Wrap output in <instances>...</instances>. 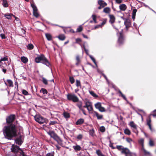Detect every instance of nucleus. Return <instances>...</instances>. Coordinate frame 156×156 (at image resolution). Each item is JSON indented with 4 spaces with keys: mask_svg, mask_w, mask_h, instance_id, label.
<instances>
[{
    "mask_svg": "<svg viewBox=\"0 0 156 156\" xmlns=\"http://www.w3.org/2000/svg\"><path fill=\"white\" fill-rule=\"evenodd\" d=\"M17 128L16 126L13 123L4 126L3 132L5 138L11 140L16 135Z\"/></svg>",
    "mask_w": 156,
    "mask_h": 156,
    "instance_id": "nucleus-1",
    "label": "nucleus"
},
{
    "mask_svg": "<svg viewBox=\"0 0 156 156\" xmlns=\"http://www.w3.org/2000/svg\"><path fill=\"white\" fill-rule=\"evenodd\" d=\"M11 151L15 154V156H27L24 154L23 151L16 145H12Z\"/></svg>",
    "mask_w": 156,
    "mask_h": 156,
    "instance_id": "nucleus-2",
    "label": "nucleus"
},
{
    "mask_svg": "<svg viewBox=\"0 0 156 156\" xmlns=\"http://www.w3.org/2000/svg\"><path fill=\"white\" fill-rule=\"evenodd\" d=\"M35 62L37 63L41 62L48 66H49L50 63L47 59L43 55H41L35 58Z\"/></svg>",
    "mask_w": 156,
    "mask_h": 156,
    "instance_id": "nucleus-3",
    "label": "nucleus"
},
{
    "mask_svg": "<svg viewBox=\"0 0 156 156\" xmlns=\"http://www.w3.org/2000/svg\"><path fill=\"white\" fill-rule=\"evenodd\" d=\"M34 118L35 120L40 124L47 123L48 122L47 119L39 115H36L34 116Z\"/></svg>",
    "mask_w": 156,
    "mask_h": 156,
    "instance_id": "nucleus-4",
    "label": "nucleus"
},
{
    "mask_svg": "<svg viewBox=\"0 0 156 156\" xmlns=\"http://www.w3.org/2000/svg\"><path fill=\"white\" fill-rule=\"evenodd\" d=\"M67 96L68 100L74 102H77L79 101L78 98L74 94H68Z\"/></svg>",
    "mask_w": 156,
    "mask_h": 156,
    "instance_id": "nucleus-5",
    "label": "nucleus"
},
{
    "mask_svg": "<svg viewBox=\"0 0 156 156\" xmlns=\"http://www.w3.org/2000/svg\"><path fill=\"white\" fill-rule=\"evenodd\" d=\"M48 133L50 136L51 137L53 138L55 140L58 141L59 140V137L53 131H49L48 132Z\"/></svg>",
    "mask_w": 156,
    "mask_h": 156,
    "instance_id": "nucleus-6",
    "label": "nucleus"
},
{
    "mask_svg": "<svg viewBox=\"0 0 156 156\" xmlns=\"http://www.w3.org/2000/svg\"><path fill=\"white\" fill-rule=\"evenodd\" d=\"M31 5L33 10V15L36 17H37L39 16V14L37 12V9L36 6L34 3H31Z\"/></svg>",
    "mask_w": 156,
    "mask_h": 156,
    "instance_id": "nucleus-7",
    "label": "nucleus"
},
{
    "mask_svg": "<svg viewBox=\"0 0 156 156\" xmlns=\"http://www.w3.org/2000/svg\"><path fill=\"white\" fill-rule=\"evenodd\" d=\"M117 34L119 36L118 43L119 44H121L123 43L124 40L122 33L120 32L119 33H117Z\"/></svg>",
    "mask_w": 156,
    "mask_h": 156,
    "instance_id": "nucleus-8",
    "label": "nucleus"
},
{
    "mask_svg": "<svg viewBox=\"0 0 156 156\" xmlns=\"http://www.w3.org/2000/svg\"><path fill=\"white\" fill-rule=\"evenodd\" d=\"M122 153L125 154L126 156H132V153L127 148H124Z\"/></svg>",
    "mask_w": 156,
    "mask_h": 156,
    "instance_id": "nucleus-9",
    "label": "nucleus"
},
{
    "mask_svg": "<svg viewBox=\"0 0 156 156\" xmlns=\"http://www.w3.org/2000/svg\"><path fill=\"white\" fill-rule=\"evenodd\" d=\"M15 118V115H11L6 118V122L7 123H10L12 122L14 120Z\"/></svg>",
    "mask_w": 156,
    "mask_h": 156,
    "instance_id": "nucleus-10",
    "label": "nucleus"
},
{
    "mask_svg": "<svg viewBox=\"0 0 156 156\" xmlns=\"http://www.w3.org/2000/svg\"><path fill=\"white\" fill-rule=\"evenodd\" d=\"M144 139L142 138L138 140L139 143L141 145L142 147V149L143 150L144 153L145 155L149 154L150 153L149 152L147 151L144 148Z\"/></svg>",
    "mask_w": 156,
    "mask_h": 156,
    "instance_id": "nucleus-11",
    "label": "nucleus"
},
{
    "mask_svg": "<svg viewBox=\"0 0 156 156\" xmlns=\"http://www.w3.org/2000/svg\"><path fill=\"white\" fill-rule=\"evenodd\" d=\"M129 126L133 128V132L135 133L136 134H137V131L136 130L137 126L136 125L134 124L133 121L130 122L129 124Z\"/></svg>",
    "mask_w": 156,
    "mask_h": 156,
    "instance_id": "nucleus-12",
    "label": "nucleus"
},
{
    "mask_svg": "<svg viewBox=\"0 0 156 156\" xmlns=\"http://www.w3.org/2000/svg\"><path fill=\"white\" fill-rule=\"evenodd\" d=\"M151 119L150 117H149L147 119V124L148 126L149 129L151 132H153L154 131V129H153L151 127Z\"/></svg>",
    "mask_w": 156,
    "mask_h": 156,
    "instance_id": "nucleus-13",
    "label": "nucleus"
},
{
    "mask_svg": "<svg viewBox=\"0 0 156 156\" xmlns=\"http://www.w3.org/2000/svg\"><path fill=\"white\" fill-rule=\"evenodd\" d=\"M124 20V24L126 26V28L127 30H128V28L130 27L131 25V23L129 20L126 18H123Z\"/></svg>",
    "mask_w": 156,
    "mask_h": 156,
    "instance_id": "nucleus-14",
    "label": "nucleus"
},
{
    "mask_svg": "<svg viewBox=\"0 0 156 156\" xmlns=\"http://www.w3.org/2000/svg\"><path fill=\"white\" fill-rule=\"evenodd\" d=\"M136 112L141 116H144L146 115L145 112L141 109H138L137 110H136Z\"/></svg>",
    "mask_w": 156,
    "mask_h": 156,
    "instance_id": "nucleus-15",
    "label": "nucleus"
},
{
    "mask_svg": "<svg viewBox=\"0 0 156 156\" xmlns=\"http://www.w3.org/2000/svg\"><path fill=\"white\" fill-rule=\"evenodd\" d=\"M98 4L101 6L102 7H104L105 6L107 5V3L105 2L104 1L101 0H99L98 1Z\"/></svg>",
    "mask_w": 156,
    "mask_h": 156,
    "instance_id": "nucleus-16",
    "label": "nucleus"
},
{
    "mask_svg": "<svg viewBox=\"0 0 156 156\" xmlns=\"http://www.w3.org/2000/svg\"><path fill=\"white\" fill-rule=\"evenodd\" d=\"M109 16L110 18V22L111 23H113L115 21V16L112 15H109Z\"/></svg>",
    "mask_w": 156,
    "mask_h": 156,
    "instance_id": "nucleus-17",
    "label": "nucleus"
},
{
    "mask_svg": "<svg viewBox=\"0 0 156 156\" xmlns=\"http://www.w3.org/2000/svg\"><path fill=\"white\" fill-rule=\"evenodd\" d=\"M15 142L16 144L20 145H21L22 143V141L20 138H16L15 140Z\"/></svg>",
    "mask_w": 156,
    "mask_h": 156,
    "instance_id": "nucleus-18",
    "label": "nucleus"
},
{
    "mask_svg": "<svg viewBox=\"0 0 156 156\" xmlns=\"http://www.w3.org/2000/svg\"><path fill=\"white\" fill-rule=\"evenodd\" d=\"M84 122V120L83 119H79L76 122V125H79L82 124Z\"/></svg>",
    "mask_w": 156,
    "mask_h": 156,
    "instance_id": "nucleus-19",
    "label": "nucleus"
},
{
    "mask_svg": "<svg viewBox=\"0 0 156 156\" xmlns=\"http://www.w3.org/2000/svg\"><path fill=\"white\" fill-rule=\"evenodd\" d=\"M12 16H14V15L12 14L9 13L5 14L4 15V16L9 20L11 19Z\"/></svg>",
    "mask_w": 156,
    "mask_h": 156,
    "instance_id": "nucleus-20",
    "label": "nucleus"
},
{
    "mask_svg": "<svg viewBox=\"0 0 156 156\" xmlns=\"http://www.w3.org/2000/svg\"><path fill=\"white\" fill-rule=\"evenodd\" d=\"M119 8L121 10L125 11L126 9V6L124 4H122L119 5Z\"/></svg>",
    "mask_w": 156,
    "mask_h": 156,
    "instance_id": "nucleus-21",
    "label": "nucleus"
},
{
    "mask_svg": "<svg viewBox=\"0 0 156 156\" xmlns=\"http://www.w3.org/2000/svg\"><path fill=\"white\" fill-rule=\"evenodd\" d=\"M45 36L47 39L49 41H51L52 39V37L51 34H45Z\"/></svg>",
    "mask_w": 156,
    "mask_h": 156,
    "instance_id": "nucleus-22",
    "label": "nucleus"
},
{
    "mask_svg": "<svg viewBox=\"0 0 156 156\" xmlns=\"http://www.w3.org/2000/svg\"><path fill=\"white\" fill-rule=\"evenodd\" d=\"M2 4L5 7H7L9 5L8 3L7 0H2Z\"/></svg>",
    "mask_w": 156,
    "mask_h": 156,
    "instance_id": "nucleus-23",
    "label": "nucleus"
},
{
    "mask_svg": "<svg viewBox=\"0 0 156 156\" xmlns=\"http://www.w3.org/2000/svg\"><path fill=\"white\" fill-rule=\"evenodd\" d=\"M101 112H110L111 111V110L109 109V108H108V110H106L105 109V108H97Z\"/></svg>",
    "mask_w": 156,
    "mask_h": 156,
    "instance_id": "nucleus-24",
    "label": "nucleus"
},
{
    "mask_svg": "<svg viewBox=\"0 0 156 156\" xmlns=\"http://www.w3.org/2000/svg\"><path fill=\"white\" fill-rule=\"evenodd\" d=\"M85 105L86 107H92L91 102L89 101H86Z\"/></svg>",
    "mask_w": 156,
    "mask_h": 156,
    "instance_id": "nucleus-25",
    "label": "nucleus"
},
{
    "mask_svg": "<svg viewBox=\"0 0 156 156\" xmlns=\"http://www.w3.org/2000/svg\"><path fill=\"white\" fill-rule=\"evenodd\" d=\"M21 61L23 63H26L27 62L28 60L27 58L23 56L21 58Z\"/></svg>",
    "mask_w": 156,
    "mask_h": 156,
    "instance_id": "nucleus-26",
    "label": "nucleus"
},
{
    "mask_svg": "<svg viewBox=\"0 0 156 156\" xmlns=\"http://www.w3.org/2000/svg\"><path fill=\"white\" fill-rule=\"evenodd\" d=\"M73 148L76 151H80V150L81 147L78 145H76V146H73Z\"/></svg>",
    "mask_w": 156,
    "mask_h": 156,
    "instance_id": "nucleus-27",
    "label": "nucleus"
},
{
    "mask_svg": "<svg viewBox=\"0 0 156 156\" xmlns=\"http://www.w3.org/2000/svg\"><path fill=\"white\" fill-rule=\"evenodd\" d=\"M94 115L96 116L98 119H102V115H99L97 112H94Z\"/></svg>",
    "mask_w": 156,
    "mask_h": 156,
    "instance_id": "nucleus-28",
    "label": "nucleus"
},
{
    "mask_svg": "<svg viewBox=\"0 0 156 156\" xmlns=\"http://www.w3.org/2000/svg\"><path fill=\"white\" fill-rule=\"evenodd\" d=\"M124 133L127 135H130L131 134L130 130L128 128L125 129L124 130Z\"/></svg>",
    "mask_w": 156,
    "mask_h": 156,
    "instance_id": "nucleus-29",
    "label": "nucleus"
},
{
    "mask_svg": "<svg viewBox=\"0 0 156 156\" xmlns=\"http://www.w3.org/2000/svg\"><path fill=\"white\" fill-rule=\"evenodd\" d=\"M116 148L119 151H121V153H122V151H123L125 147H123L121 145H117L116 146Z\"/></svg>",
    "mask_w": 156,
    "mask_h": 156,
    "instance_id": "nucleus-30",
    "label": "nucleus"
},
{
    "mask_svg": "<svg viewBox=\"0 0 156 156\" xmlns=\"http://www.w3.org/2000/svg\"><path fill=\"white\" fill-rule=\"evenodd\" d=\"M60 40L63 41L65 40V36L63 34L59 35L57 37Z\"/></svg>",
    "mask_w": 156,
    "mask_h": 156,
    "instance_id": "nucleus-31",
    "label": "nucleus"
},
{
    "mask_svg": "<svg viewBox=\"0 0 156 156\" xmlns=\"http://www.w3.org/2000/svg\"><path fill=\"white\" fill-rule=\"evenodd\" d=\"M8 60V58H7V56H5L3 58H1L0 59V66H1L2 65V61H7Z\"/></svg>",
    "mask_w": 156,
    "mask_h": 156,
    "instance_id": "nucleus-32",
    "label": "nucleus"
},
{
    "mask_svg": "<svg viewBox=\"0 0 156 156\" xmlns=\"http://www.w3.org/2000/svg\"><path fill=\"white\" fill-rule=\"evenodd\" d=\"M110 9L108 7H106L104 9H103V12L106 13H108L110 12Z\"/></svg>",
    "mask_w": 156,
    "mask_h": 156,
    "instance_id": "nucleus-33",
    "label": "nucleus"
},
{
    "mask_svg": "<svg viewBox=\"0 0 156 156\" xmlns=\"http://www.w3.org/2000/svg\"><path fill=\"white\" fill-rule=\"evenodd\" d=\"M118 92L120 94V95H119V96H121L126 101H127V99L124 95L122 93V92L120 90H119Z\"/></svg>",
    "mask_w": 156,
    "mask_h": 156,
    "instance_id": "nucleus-34",
    "label": "nucleus"
},
{
    "mask_svg": "<svg viewBox=\"0 0 156 156\" xmlns=\"http://www.w3.org/2000/svg\"><path fill=\"white\" fill-rule=\"evenodd\" d=\"M118 92L120 94V95H119V96H121L126 101H127V99L124 95L122 93V92L120 90H119Z\"/></svg>",
    "mask_w": 156,
    "mask_h": 156,
    "instance_id": "nucleus-35",
    "label": "nucleus"
},
{
    "mask_svg": "<svg viewBox=\"0 0 156 156\" xmlns=\"http://www.w3.org/2000/svg\"><path fill=\"white\" fill-rule=\"evenodd\" d=\"M89 92L90 94L93 97L96 98L98 97V95L96 94L93 91H89Z\"/></svg>",
    "mask_w": 156,
    "mask_h": 156,
    "instance_id": "nucleus-36",
    "label": "nucleus"
},
{
    "mask_svg": "<svg viewBox=\"0 0 156 156\" xmlns=\"http://www.w3.org/2000/svg\"><path fill=\"white\" fill-rule=\"evenodd\" d=\"M63 114L64 117L66 119L69 118L70 117L69 114L68 112H64Z\"/></svg>",
    "mask_w": 156,
    "mask_h": 156,
    "instance_id": "nucleus-37",
    "label": "nucleus"
},
{
    "mask_svg": "<svg viewBox=\"0 0 156 156\" xmlns=\"http://www.w3.org/2000/svg\"><path fill=\"white\" fill-rule=\"evenodd\" d=\"M76 59L77 61V62L76 63V64L77 66H78L79 64L80 61V57L79 56H76Z\"/></svg>",
    "mask_w": 156,
    "mask_h": 156,
    "instance_id": "nucleus-38",
    "label": "nucleus"
},
{
    "mask_svg": "<svg viewBox=\"0 0 156 156\" xmlns=\"http://www.w3.org/2000/svg\"><path fill=\"white\" fill-rule=\"evenodd\" d=\"M27 47L28 49H32L34 48V46L32 44H29L27 46Z\"/></svg>",
    "mask_w": 156,
    "mask_h": 156,
    "instance_id": "nucleus-39",
    "label": "nucleus"
},
{
    "mask_svg": "<svg viewBox=\"0 0 156 156\" xmlns=\"http://www.w3.org/2000/svg\"><path fill=\"white\" fill-rule=\"evenodd\" d=\"M96 153L98 155V156H105L103 154L100 150H98L96 151Z\"/></svg>",
    "mask_w": 156,
    "mask_h": 156,
    "instance_id": "nucleus-40",
    "label": "nucleus"
},
{
    "mask_svg": "<svg viewBox=\"0 0 156 156\" xmlns=\"http://www.w3.org/2000/svg\"><path fill=\"white\" fill-rule=\"evenodd\" d=\"M40 92L42 93L43 94H46L47 93V90L44 88H42L41 89Z\"/></svg>",
    "mask_w": 156,
    "mask_h": 156,
    "instance_id": "nucleus-41",
    "label": "nucleus"
},
{
    "mask_svg": "<svg viewBox=\"0 0 156 156\" xmlns=\"http://www.w3.org/2000/svg\"><path fill=\"white\" fill-rule=\"evenodd\" d=\"M7 81L9 84V87L13 86V82L11 80H7Z\"/></svg>",
    "mask_w": 156,
    "mask_h": 156,
    "instance_id": "nucleus-42",
    "label": "nucleus"
},
{
    "mask_svg": "<svg viewBox=\"0 0 156 156\" xmlns=\"http://www.w3.org/2000/svg\"><path fill=\"white\" fill-rule=\"evenodd\" d=\"M76 85L77 87H81L80 82V80H76Z\"/></svg>",
    "mask_w": 156,
    "mask_h": 156,
    "instance_id": "nucleus-43",
    "label": "nucleus"
},
{
    "mask_svg": "<svg viewBox=\"0 0 156 156\" xmlns=\"http://www.w3.org/2000/svg\"><path fill=\"white\" fill-rule=\"evenodd\" d=\"M94 133V131L93 129H92L89 130L90 134L91 136H93Z\"/></svg>",
    "mask_w": 156,
    "mask_h": 156,
    "instance_id": "nucleus-44",
    "label": "nucleus"
},
{
    "mask_svg": "<svg viewBox=\"0 0 156 156\" xmlns=\"http://www.w3.org/2000/svg\"><path fill=\"white\" fill-rule=\"evenodd\" d=\"M69 80L71 84H73L75 81V80L73 77H69Z\"/></svg>",
    "mask_w": 156,
    "mask_h": 156,
    "instance_id": "nucleus-45",
    "label": "nucleus"
},
{
    "mask_svg": "<svg viewBox=\"0 0 156 156\" xmlns=\"http://www.w3.org/2000/svg\"><path fill=\"white\" fill-rule=\"evenodd\" d=\"M149 145L151 146H153L154 145V141L153 140H152L151 139H150Z\"/></svg>",
    "mask_w": 156,
    "mask_h": 156,
    "instance_id": "nucleus-46",
    "label": "nucleus"
},
{
    "mask_svg": "<svg viewBox=\"0 0 156 156\" xmlns=\"http://www.w3.org/2000/svg\"><path fill=\"white\" fill-rule=\"evenodd\" d=\"M42 82L44 83L45 85L48 84V80L44 78L43 77L42 78Z\"/></svg>",
    "mask_w": 156,
    "mask_h": 156,
    "instance_id": "nucleus-47",
    "label": "nucleus"
},
{
    "mask_svg": "<svg viewBox=\"0 0 156 156\" xmlns=\"http://www.w3.org/2000/svg\"><path fill=\"white\" fill-rule=\"evenodd\" d=\"M95 107H102L101 104L100 102H98L95 104Z\"/></svg>",
    "mask_w": 156,
    "mask_h": 156,
    "instance_id": "nucleus-48",
    "label": "nucleus"
},
{
    "mask_svg": "<svg viewBox=\"0 0 156 156\" xmlns=\"http://www.w3.org/2000/svg\"><path fill=\"white\" fill-rule=\"evenodd\" d=\"M100 130L101 132H104L105 131V128L104 126H102L100 127Z\"/></svg>",
    "mask_w": 156,
    "mask_h": 156,
    "instance_id": "nucleus-49",
    "label": "nucleus"
},
{
    "mask_svg": "<svg viewBox=\"0 0 156 156\" xmlns=\"http://www.w3.org/2000/svg\"><path fill=\"white\" fill-rule=\"evenodd\" d=\"M83 28L81 26H80L79 27L77 28V31L78 32H80L82 30Z\"/></svg>",
    "mask_w": 156,
    "mask_h": 156,
    "instance_id": "nucleus-50",
    "label": "nucleus"
},
{
    "mask_svg": "<svg viewBox=\"0 0 156 156\" xmlns=\"http://www.w3.org/2000/svg\"><path fill=\"white\" fill-rule=\"evenodd\" d=\"M54 152L52 151L47 154L46 156H54Z\"/></svg>",
    "mask_w": 156,
    "mask_h": 156,
    "instance_id": "nucleus-51",
    "label": "nucleus"
},
{
    "mask_svg": "<svg viewBox=\"0 0 156 156\" xmlns=\"http://www.w3.org/2000/svg\"><path fill=\"white\" fill-rule=\"evenodd\" d=\"M92 17L94 23H97V21L96 20V16L95 15L93 14L92 16Z\"/></svg>",
    "mask_w": 156,
    "mask_h": 156,
    "instance_id": "nucleus-52",
    "label": "nucleus"
},
{
    "mask_svg": "<svg viewBox=\"0 0 156 156\" xmlns=\"http://www.w3.org/2000/svg\"><path fill=\"white\" fill-rule=\"evenodd\" d=\"M89 56L90 57V58L91 59V60H92V61L96 65V63L95 61V59L91 55H89Z\"/></svg>",
    "mask_w": 156,
    "mask_h": 156,
    "instance_id": "nucleus-53",
    "label": "nucleus"
},
{
    "mask_svg": "<svg viewBox=\"0 0 156 156\" xmlns=\"http://www.w3.org/2000/svg\"><path fill=\"white\" fill-rule=\"evenodd\" d=\"M83 138V135L81 134H79L77 136V139L79 140Z\"/></svg>",
    "mask_w": 156,
    "mask_h": 156,
    "instance_id": "nucleus-54",
    "label": "nucleus"
},
{
    "mask_svg": "<svg viewBox=\"0 0 156 156\" xmlns=\"http://www.w3.org/2000/svg\"><path fill=\"white\" fill-rule=\"evenodd\" d=\"M22 92V93L25 95H27L28 94V92L25 90H23Z\"/></svg>",
    "mask_w": 156,
    "mask_h": 156,
    "instance_id": "nucleus-55",
    "label": "nucleus"
},
{
    "mask_svg": "<svg viewBox=\"0 0 156 156\" xmlns=\"http://www.w3.org/2000/svg\"><path fill=\"white\" fill-rule=\"evenodd\" d=\"M12 16L14 17L15 18V20H16V21H18V22H19L20 25H21V22H20V21L19 19L17 17L15 16L14 15V16Z\"/></svg>",
    "mask_w": 156,
    "mask_h": 156,
    "instance_id": "nucleus-56",
    "label": "nucleus"
},
{
    "mask_svg": "<svg viewBox=\"0 0 156 156\" xmlns=\"http://www.w3.org/2000/svg\"><path fill=\"white\" fill-rule=\"evenodd\" d=\"M126 141L129 143H130L133 141V140H132V139L129 138H126Z\"/></svg>",
    "mask_w": 156,
    "mask_h": 156,
    "instance_id": "nucleus-57",
    "label": "nucleus"
},
{
    "mask_svg": "<svg viewBox=\"0 0 156 156\" xmlns=\"http://www.w3.org/2000/svg\"><path fill=\"white\" fill-rule=\"evenodd\" d=\"M90 113H92L93 108H87Z\"/></svg>",
    "mask_w": 156,
    "mask_h": 156,
    "instance_id": "nucleus-58",
    "label": "nucleus"
},
{
    "mask_svg": "<svg viewBox=\"0 0 156 156\" xmlns=\"http://www.w3.org/2000/svg\"><path fill=\"white\" fill-rule=\"evenodd\" d=\"M56 123H57V122L55 121H51L49 123V125H54V124H55Z\"/></svg>",
    "mask_w": 156,
    "mask_h": 156,
    "instance_id": "nucleus-59",
    "label": "nucleus"
},
{
    "mask_svg": "<svg viewBox=\"0 0 156 156\" xmlns=\"http://www.w3.org/2000/svg\"><path fill=\"white\" fill-rule=\"evenodd\" d=\"M107 20L106 19H105L103 20V22L101 23V26H102L104 25L105 23H106Z\"/></svg>",
    "mask_w": 156,
    "mask_h": 156,
    "instance_id": "nucleus-60",
    "label": "nucleus"
},
{
    "mask_svg": "<svg viewBox=\"0 0 156 156\" xmlns=\"http://www.w3.org/2000/svg\"><path fill=\"white\" fill-rule=\"evenodd\" d=\"M154 117L156 118V110L154 111V113L151 115Z\"/></svg>",
    "mask_w": 156,
    "mask_h": 156,
    "instance_id": "nucleus-61",
    "label": "nucleus"
},
{
    "mask_svg": "<svg viewBox=\"0 0 156 156\" xmlns=\"http://www.w3.org/2000/svg\"><path fill=\"white\" fill-rule=\"evenodd\" d=\"M83 47H84V50L86 53L87 54V55H88V51L87 49L86 48L85 46L84 45L83 46Z\"/></svg>",
    "mask_w": 156,
    "mask_h": 156,
    "instance_id": "nucleus-62",
    "label": "nucleus"
},
{
    "mask_svg": "<svg viewBox=\"0 0 156 156\" xmlns=\"http://www.w3.org/2000/svg\"><path fill=\"white\" fill-rule=\"evenodd\" d=\"M0 36L2 37V39H5V35L3 34H0Z\"/></svg>",
    "mask_w": 156,
    "mask_h": 156,
    "instance_id": "nucleus-63",
    "label": "nucleus"
},
{
    "mask_svg": "<svg viewBox=\"0 0 156 156\" xmlns=\"http://www.w3.org/2000/svg\"><path fill=\"white\" fill-rule=\"evenodd\" d=\"M81 40L80 38H77L76 39V43H77L79 42H81Z\"/></svg>",
    "mask_w": 156,
    "mask_h": 156,
    "instance_id": "nucleus-64",
    "label": "nucleus"
}]
</instances>
